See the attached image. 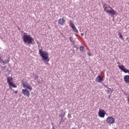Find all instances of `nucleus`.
Instances as JSON below:
<instances>
[{
	"label": "nucleus",
	"instance_id": "nucleus-11",
	"mask_svg": "<svg viewBox=\"0 0 129 129\" xmlns=\"http://www.w3.org/2000/svg\"><path fill=\"white\" fill-rule=\"evenodd\" d=\"M23 87L24 88H25V89H28V90H30V91H32V90H33V88L32 87V86L29 83L26 84L25 86Z\"/></svg>",
	"mask_w": 129,
	"mask_h": 129
},
{
	"label": "nucleus",
	"instance_id": "nucleus-14",
	"mask_svg": "<svg viewBox=\"0 0 129 129\" xmlns=\"http://www.w3.org/2000/svg\"><path fill=\"white\" fill-rule=\"evenodd\" d=\"M13 80H14V78H13V77H8L7 78V83L9 84V85L13 83Z\"/></svg>",
	"mask_w": 129,
	"mask_h": 129
},
{
	"label": "nucleus",
	"instance_id": "nucleus-34",
	"mask_svg": "<svg viewBox=\"0 0 129 129\" xmlns=\"http://www.w3.org/2000/svg\"><path fill=\"white\" fill-rule=\"evenodd\" d=\"M106 88H107V89H111V88L108 87V86H107V87H106Z\"/></svg>",
	"mask_w": 129,
	"mask_h": 129
},
{
	"label": "nucleus",
	"instance_id": "nucleus-19",
	"mask_svg": "<svg viewBox=\"0 0 129 129\" xmlns=\"http://www.w3.org/2000/svg\"><path fill=\"white\" fill-rule=\"evenodd\" d=\"M21 83L22 84L23 87H25L26 86V84H28V82L27 81H21Z\"/></svg>",
	"mask_w": 129,
	"mask_h": 129
},
{
	"label": "nucleus",
	"instance_id": "nucleus-32",
	"mask_svg": "<svg viewBox=\"0 0 129 129\" xmlns=\"http://www.w3.org/2000/svg\"><path fill=\"white\" fill-rule=\"evenodd\" d=\"M117 64H118V65H120V66L121 65V63L120 62H119V61L117 62Z\"/></svg>",
	"mask_w": 129,
	"mask_h": 129
},
{
	"label": "nucleus",
	"instance_id": "nucleus-44",
	"mask_svg": "<svg viewBox=\"0 0 129 129\" xmlns=\"http://www.w3.org/2000/svg\"><path fill=\"white\" fill-rule=\"evenodd\" d=\"M108 3H110V1H108Z\"/></svg>",
	"mask_w": 129,
	"mask_h": 129
},
{
	"label": "nucleus",
	"instance_id": "nucleus-46",
	"mask_svg": "<svg viewBox=\"0 0 129 129\" xmlns=\"http://www.w3.org/2000/svg\"><path fill=\"white\" fill-rule=\"evenodd\" d=\"M75 47H76V45H75Z\"/></svg>",
	"mask_w": 129,
	"mask_h": 129
},
{
	"label": "nucleus",
	"instance_id": "nucleus-35",
	"mask_svg": "<svg viewBox=\"0 0 129 129\" xmlns=\"http://www.w3.org/2000/svg\"><path fill=\"white\" fill-rule=\"evenodd\" d=\"M40 45H41L38 44V50H39V49H40Z\"/></svg>",
	"mask_w": 129,
	"mask_h": 129
},
{
	"label": "nucleus",
	"instance_id": "nucleus-20",
	"mask_svg": "<svg viewBox=\"0 0 129 129\" xmlns=\"http://www.w3.org/2000/svg\"><path fill=\"white\" fill-rule=\"evenodd\" d=\"M80 52H84V47L83 46H81L80 47Z\"/></svg>",
	"mask_w": 129,
	"mask_h": 129
},
{
	"label": "nucleus",
	"instance_id": "nucleus-15",
	"mask_svg": "<svg viewBox=\"0 0 129 129\" xmlns=\"http://www.w3.org/2000/svg\"><path fill=\"white\" fill-rule=\"evenodd\" d=\"M123 79L124 82H125L126 83H128L129 84V75L124 76Z\"/></svg>",
	"mask_w": 129,
	"mask_h": 129
},
{
	"label": "nucleus",
	"instance_id": "nucleus-29",
	"mask_svg": "<svg viewBox=\"0 0 129 129\" xmlns=\"http://www.w3.org/2000/svg\"><path fill=\"white\" fill-rule=\"evenodd\" d=\"M8 62H9V61H5V60H3V61H2V62L3 63V64H7V63H8Z\"/></svg>",
	"mask_w": 129,
	"mask_h": 129
},
{
	"label": "nucleus",
	"instance_id": "nucleus-30",
	"mask_svg": "<svg viewBox=\"0 0 129 129\" xmlns=\"http://www.w3.org/2000/svg\"><path fill=\"white\" fill-rule=\"evenodd\" d=\"M123 94H124V95H125L126 96V95H128V93L125 92L123 93Z\"/></svg>",
	"mask_w": 129,
	"mask_h": 129
},
{
	"label": "nucleus",
	"instance_id": "nucleus-16",
	"mask_svg": "<svg viewBox=\"0 0 129 129\" xmlns=\"http://www.w3.org/2000/svg\"><path fill=\"white\" fill-rule=\"evenodd\" d=\"M69 40L71 43H72V46H74L75 45V40H74V39L72 37H69Z\"/></svg>",
	"mask_w": 129,
	"mask_h": 129
},
{
	"label": "nucleus",
	"instance_id": "nucleus-42",
	"mask_svg": "<svg viewBox=\"0 0 129 129\" xmlns=\"http://www.w3.org/2000/svg\"><path fill=\"white\" fill-rule=\"evenodd\" d=\"M3 68H6V66L3 67Z\"/></svg>",
	"mask_w": 129,
	"mask_h": 129
},
{
	"label": "nucleus",
	"instance_id": "nucleus-45",
	"mask_svg": "<svg viewBox=\"0 0 129 129\" xmlns=\"http://www.w3.org/2000/svg\"><path fill=\"white\" fill-rule=\"evenodd\" d=\"M108 90H110V89H108Z\"/></svg>",
	"mask_w": 129,
	"mask_h": 129
},
{
	"label": "nucleus",
	"instance_id": "nucleus-12",
	"mask_svg": "<svg viewBox=\"0 0 129 129\" xmlns=\"http://www.w3.org/2000/svg\"><path fill=\"white\" fill-rule=\"evenodd\" d=\"M9 88H10V89L12 90V91H14V90H15L13 89L12 87H13L14 88H17V85H16V84L14 83L13 82H12V83H11V84L9 85Z\"/></svg>",
	"mask_w": 129,
	"mask_h": 129
},
{
	"label": "nucleus",
	"instance_id": "nucleus-36",
	"mask_svg": "<svg viewBox=\"0 0 129 129\" xmlns=\"http://www.w3.org/2000/svg\"><path fill=\"white\" fill-rule=\"evenodd\" d=\"M14 91V93H18V91Z\"/></svg>",
	"mask_w": 129,
	"mask_h": 129
},
{
	"label": "nucleus",
	"instance_id": "nucleus-41",
	"mask_svg": "<svg viewBox=\"0 0 129 129\" xmlns=\"http://www.w3.org/2000/svg\"><path fill=\"white\" fill-rule=\"evenodd\" d=\"M104 86H105V87L106 88V87H107V85H105Z\"/></svg>",
	"mask_w": 129,
	"mask_h": 129
},
{
	"label": "nucleus",
	"instance_id": "nucleus-13",
	"mask_svg": "<svg viewBox=\"0 0 129 129\" xmlns=\"http://www.w3.org/2000/svg\"><path fill=\"white\" fill-rule=\"evenodd\" d=\"M103 81V78H101L100 75H98V76L96 78V82H98L99 83H101Z\"/></svg>",
	"mask_w": 129,
	"mask_h": 129
},
{
	"label": "nucleus",
	"instance_id": "nucleus-47",
	"mask_svg": "<svg viewBox=\"0 0 129 129\" xmlns=\"http://www.w3.org/2000/svg\"><path fill=\"white\" fill-rule=\"evenodd\" d=\"M52 125H54V124L52 123Z\"/></svg>",
	"mask_w": 129,
	"mask_h": 129
},
{
	"label": "nucleus",
	"instance_id": "nucleus-8",
	"mask_svg": "<svg viewBox=\"0 0 129 129\" xmlns=\"http://www.w3.org/2000/svg\"><path fill=\"white\" fill-rule=\"evenodd\" d=\"M22 92L24 96H26V97H30V91L28 90V89H23L22 90Z\"/></svg>",
	"mask_w": 129,
	"mask_h": 129
},
{
	"label": "nucleus",
	"instance_id": "nucleus-38",
	"mask_svg": "<svg viewBox=\"0 0 129 129\" xmlns=\"http://www.w3.org/2000/svg\"><path fill=\"white\" fill-rule=\"evenodd\" d=\"M52 129H56V128H55V126H53Z\"/></svg>",
	"mask_w": 129,
	"mask_h": 129
},
{
	"label": "nucleus",
	"instance_id": "nucleus-3",
	"mask_svg": "<svg viewBox=\"0 0 129 129\" xmlns=\"http://www.w3.org/2000/svg\"><path fill=\"white\" fill-rule=\"evenodd\" d=\"M59 117H61L60 121L59 122V124L61 123V122H65V119H64V117L65 116V112H64L63 110H61L60 113L58 114Z\"/></svg>",
	"mask_w": 129,
	"mask_h": 129
},
{
	"label": "nucleus",
	"instance_id": "nucleus-22",
	"mask_svg": "<svg viewBox=\"0 0 129 129\" xmlns=\"http://www.w3.org/2000/svg\"><path fill=\"white\" fill-rule=\"evenodd\" d=\"M70 23L72 26V27H73V26H75V25H74V23H73V22L71 20H70Z\"/></svg>",
	"mask_w": 129,
	"mask_h": 129
},
{
	"label": "nucleus",
	"instance_id": "nucleus-23",
	"mask_svg": "<svg viewBox=\"0 0 129 129\" xmlns=\"http://www.w3.org/2000/svg\"><path fill=\"white\" fill-rule=\"evenodd\" d=\"M38 78H39V76L38 75L35 76L34 77L35 80H38Z\"/></svg>",
	"mask_w": 129,
	"mask_h": 129
},
{
	"label": "nucleus",
	"instance_id": "nucleus-43",
	"mask_svg": "<svg viewBox=\"0 0 129 129\" xmlns=\"http://www.w3.org/2000/svg\"><path fill=\"white\" fill-rule=\"evenodd\" d=\"M72 129H76V128H72Z\"/></svg>",
	"mask_w": 129,
	"mask_h": 129
},
{
	"label": "nucleus",
	"instance_id": "nucleus-31",
	"mask_svg": "<svg viewBox=\"0 0 129 129\" xmlns=\"http://www.w3.org/2000/svg\"><path fill=\"white\" fill-rule=\"evenodd\" d=\"M36 43L37 45H41V43H40V42L38 41V40L36 41Z\"/></svg>",
	"mask_w": 129,
	"mask_h": 129
},
{
	"label": "nucleus",
	"instance_id": "nucleus-27",
	"mask_svg": "<svg viewBox=\"0 0 129 129\" xmlns=\"http://www.w3.org/2000/svg\"><path fill=\"white\" fill-rule=\"evenodd\" d=\"M17 29L19 30V32H21V31H22V29H21V28H20V27L17 26Z\"/></svg>",
	"mask_w": 129,
	"mask_h": 129
},
{
	"label": "nucleus",
	"instance_id": "nucleus-39",
	"mask_svg": "<svg viewBox=\"0 0 129 129\" xmlns=\"http://www.w3.org/2000/svg\"><path fill=\"white\" fill-rule=\"evenodd\" d=\"M81 36H84V33H81Z\"/></svg>",
	"mask_w": 129,
	"mask_h": 129
},
{
	"label": "nucleus",
	"instance_id": "nucleus-33",
	"mask_svg": "<svg viewBox=\"0 0 129 129\" xmlns=\"http://www.w3.org/2000/svg\"><path fill=\"white\" fill-rule=\"evenodd\" d=\"M108 97L109 99L111 97V94H110Z\"/></svg>",
	"mask_w": 129,
	"mask_h": 129
},
{
	"label": "nucleus",
	"instance_id": "nucleus-7",
	"mask_svg": "<svg viewBox=\"0 0 129 129\" xmlns=\"http://www.w3.org/2000/svg\"><path fill=\"white\" fill-rule=\"evenodd\" d=\"M119 69H120L121 71L124 72V73H128L129 74V70L126 69V68L123 66V64L118 65Z\"/></svg>",
	"mask_w": 129,
	"mask_h": 129
},
{
	"label": "nucleus",
	"instance_id": "nucleus-37",
	"mask_svg": "<svg viewBox=\"0 0 129 129\" xmlns=\"http://www.w3.org/2000/svg\"><path fill=\"white\" fill-rule=\"evenodd\" d=\"M3 61H4V60H3V59H1V60H0V62L2 63V62H3Z\"/></svg>",
	"mask_w": 129,
	"mask_h": 129
},
{
	"label": "nucleus",
	"instance_id": "nucleus-28",
	"mask_svg": "<svg viewBox=\"0 0 129 129\" xmlns=\"http://www.w3.org/2000/svg\"><path fill=\"white\" fill-rule=\"evenodd\" d=\"M37 83L38 84H41V81H40V79L37 80Z\"/></svg>",
	"mask_w": 129,
	"mask_h": 129
},
{
	"label": "nucleus",
	"instance_id": "nucleus-21",
	"mask_svg": "<svg viewBox=\"0 0 129 129\" xmlns=\"http://www.w3.org/2000/svg\"><path fill=\"white\" fill-rule=\"evenodd\" d=\"M113 91V90L112 89H110V90H107V93H110V94H112V92Z\"/></svg>",
	"mask_w": 129,
	"mask_h": 129
},
{
	"label": "nucleus",
	"instance_id": "nucleus-17",
	"mask_svg": "<svg viewBox=\"0 0 129 129\" xmlns=\"http://www.w3.org/2000/svg\"><path fill=\"white\" fill-rule=\"evenodd\" d=\"M72 29H73V31H74V32H75V33H78V30H77L75 25L72 26Z\"/></svg>",
	"mask_w": 129,
	"mask_h": 129
},
{
	"label": "nucleus",
	"instance_id": "nucleus-40",
	"mask_svg": "<svg viewBox=\"0 0 129 129\" xmlns=\"http://www.w3.org/2000/svg\"><path fill=\"white\" fill-rule=\"evenodd\" d=\"M2 56H0V60H2Z\"/></svg>",
	"mask_w": 129,
	"mask_h": 129
},
{
	"label": "nucleus",
	"instance_id": "nucleus-24",
	"mask_svg": "<svg viewBox=\"0 0 129 129\" xmlns=\"http://www.w3.org/2000/svg\"><path fill=\"white\" fill-rule=\"evenodd\" d=\"M87 54H88V56H92V53H91V52H88Z\"/></svg>",
	"mask_w": 129,
	"mask_h": 129
},
{
	"label": "nucleus",
	"instance_id": "nucleus-26",
	"mask_svg": "<svg viewBox=\"0 0 129 129\" xmlns=\"http://www.w3.org/2000/svg\"><path fill=\"white\" fill-rule=\"evenodd\" d=\"M68 117L69 118H71L72 117V116H71V114H68Z\"/></svg>",
	"mask_w": 129,
	"mask_h": 129
},
{
	"label": "nucleus",
	"instance_id": "nucleus-4",
	"mask_svg": "<svg viewBox=\"0 0 129 129\" xmlns=\"http://www.w3.org/2000/svg\"><path fill=\"white\" fill-rule=\"evenodd\" d=\"M106 14H107L108 16H111V17H113L115 15H116V11L114 10V9H112L111 10H109L107 11Z\"/></svg>",
	"mask_w": 129,
	"mask_h": 129
},
{
	"label": "nucleus",
	"instance_id": "nucleus-25",
	"mask_svg": "<svg viewBox=\"0 0 129 129\" xmlns=\"http://www.w3.org/2000/svg\"><path fill=\"white\" fill-rule=\"evenodd\" d=\"M108 9H110V10H112V7H110L109 5H107Z\"/></svg>",
	"mask_w": 129,
	"mask_h": 129
},
{
	"label": "nucleus",
	"instance_id": "nucleus-5",
	"mask_svg": "<svg viewBox=\"0 0 129 129\" xmlns=\"http://www.w3.org/2000/svg\"><path fill=\"white\" fill-rule=\"evenodd\" d=\"M105 114H106V112L103 109H99L98 112V116L99 117L103 118L105 116Z\"/></svg>",
	"mask_w": 129,
	"mask_h": 129
},
{
	"label": "nucleus",
	"instance_id": "nucleus-1",
	"mask_svg": "<svg viewBox=\"0 0 129 129\" xmlns=\"http://www.w3.org/2000/svg\"><path fill=\"white\" fill-rule=\"evenodd\" d=\"M21 32L22 33H23L22 39L24 44H27V45H34L35 44V40H34V38L31 35H28V33L24 32L23 30H21Z\"/></svg>",
	"mask_w": 129,
	"mask_h": 129
},
{
	"label": "nucleus",
	"instance_id": "nucleus-2",
	"mask_svg": "<svg viewBox=\"0 0 129 129\" xmlns=\"http://www.w3.org/2000/svg\"><path fill=\"white\" fill-rule=\"evenodd\" d=\"M39 55L42 58L43 61H46L45 64L46 65H50V64L48 62L50 61V58H49V53L45 50H43L42 49L39 48Z\"/></svg>",
	"mask_w": 129,
	"mask_h": 129
},
{
	"label": "nucleus",
	"instance_id": "nucleus-10",
	"mask_svg": "<svg viewBox=\"0 0 129 129\" xmlns=\"http://www.w3.org/2000/svg\"><path fill=\"white\" fill-rule=\"evenodd\" d=\"M65 22H66V20L63 19V18H60L58 20V25H61V26H64Z\"/></svg>",
	"mask_w": 129,
	"mask_h": 129
},
{
	"label": "nucleus",
	"instance_id": "nucleus-9",
	"mask_svg": "<svg viewBox=\"0 0 129 129\" xmlns=\"http://www.w3.org/2000/svg\"><path fill=\"white\" fill-rule=\"evenodd\" d=\"M102 5L103 8L104 9V12H105V13H107V11L109 10H107L108 9L107 4L106 3L103 2V1H102Z\"/></svg>",
	"mask_w": 129,
	"mask_h": 129
},
{
	"label": "nucleus",
	"instance_id": "nucleus-6",
	"mask_svg": "<svg viewBox=\"0 0 129 129\" xmlns=\"http://www.w3.org/2000/svg\"><path fill=\"white\" fill-rule=\"evenodd\" d=\"M106 121L108 122V123H109L110 124H113V123L115 121V119L113 117L109 116L106 119Z\"/></svg>",
	"mask_w": 129,
	"mask_h": 129
},
{
	"label": "nucleus",
	"instance_id": "nucleus-18",
	"mask_svg": "<svg viewBox=\"0 0 129 129\" xmlns=\"http://www.w3.org/2000/svg\"><path fill=\"white\" fill-rule=\"evenodd\" d=\"M118 35L119 36V38H120V39H121L122 41L124 39L123 38V36H122V33H121V32H119Z\"/></svg>",
	"mask_w": 129,
	"mask_h": 129
}]
</instances>
